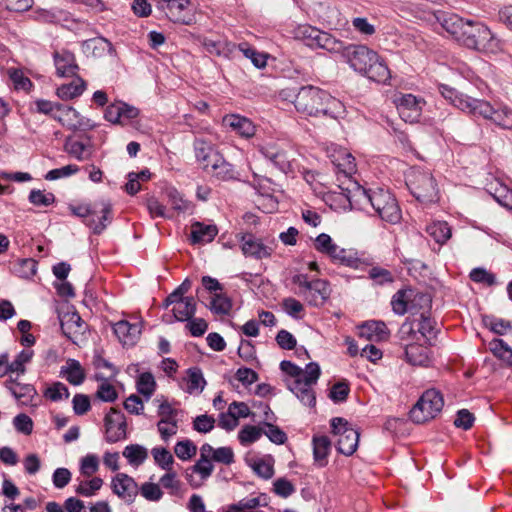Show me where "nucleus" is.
Wrapping results in <instances>:
<instances>
[{
    "mask_svg": "<svg viewBox=\"0 0 512 512\" xmlns=\"http://www.w3.org/2000/svg\"><path fill=\"white\" fill-rule=\"evenodd\" d=\"M294 106L299 113L308 117L327 116L337 119L345 113V106L340 100L327 91L310 85L299 89Z\"/></svg>",
    "mask_w": 512,
    "mask_h": 512,
    "instance_id": "1",
    "label": "nucleus"
},
{
    "mask_svg": "<svg viewBox=\"0 0 512 512\" xmlns=\"http://www.w3.org/2000/svg\"><path fill=\"white\" fill-rule=\"evenodd\" d=\"M343 60L372 81L386 83L391 77L390 70L381 57L365 45H347Z\"/></svg>",
    "mask_w": 512,
    "mask_h": 512,
    "instance_id": "2",
    "label": "nucleus"
},
{
    "mask_svg": "<svg viewBox=\"0 0 512 512\" xmlns=\"http://www.w3.org/2000/svg\"><path fill=\"white\" fill-rule=\"evenodd\" d=\"M358 201L369 203L379 217L390 223H397L401 219V211L395 197L383 188L365 190L360 186L356 187L354 194Z\"/></svg>",
    "mask_w": 512,
    "mask_h": 512,
    "instance_id": "3",
    "label": "nucleus"
},
{
    "mask_svg": "<svg viewBox=\"0 0 512 512\" xmlns=\"http://www.w3.org/2000/svg\"><path fill=\"white\" fill-rule=\"evenodd\" d=\"M430 303L431 299L428 294L418 292L411 287L398 290L391 299L393 312L400 316L406 313L416 315L421 309L429 308Z\"/></svg>",
    "mask_w": 512,
    "mask_h": 512,
    "instance_id": "4",
    "label": "nucleus"
},
{
    "mask_svg": "<svg viewBox=\"0 0 512 512\" xmlns=\"http://www.w3.org/2000/svg\"><path fill=\"white\" fill-rule=\"evenodd\" d=\"M406 183L411 194L420 202L433 203L439 199L436 180L429 171L412 170Z\"/></svg>",
    "mask_w": 512,
    "mask_h": 512,
    "instance_id": "5",
    "label": "nucleus"
},
{
    "mask_svg": "<svg viewBox=\"0 0 512 512\" xmlns=\"http://www.w3.org/2000/svg\"><path fill=\"white\" fill-rule=\"evenodd\" d=\"M464 108H471L474 110L473 115L481 116L485 119L491 120L497 126L503 129H512V109L508 106L493 107L489 102L479 99H467Z\"/></svg>",
    "mask_w": 512,
    "mask_h": 512,
    "instance_id": "6",
    "label": "nucleus"
},
{
    "mask_svg": "<svg viewBox=\"0 0 512 512\" xmlns=\"http://www.w3.org/2000/svg\"><path fill=\"white\" fill-rule=\"evenodd\" d=\"M444 400L436 389L425 391L410 410V418L414 423L423 424L434 419L442 410Z\"/></svg>",
    "mask_w": 512,
    "mask_h": 512,
    "instance_id": "7",
    "label": "nucleus"
},
{
    "mask_svg": "<svg viewBox=\"0 0 512 512\" xmlns=\"http://www.w3.org/2000/svg\"><path fill=\"white\" fill-rule=\"evenodd\" d=\"M493 42L494 37L487 26L479 22L467 20L459 43L471 49L488 51L492 50Z\"/></svg>",
    "mask_w": 512,
    "mask_h": 512,
    "instance_id": "8",
    "label": "nucleus"
},
{
    "mask_svg": "<svg viewBox=\"0 0 512 512\" xmlns=\"http://www.w3.org/2000/svg\"><path fill=\"white\" fill-rule=\"evenodd\" d=\"M332 433L338 437L336 447L339 453L352 455L359 442L360 433L344 418L335 417L331 420Z\"/></svg>",
    "mask_w": 512,
    "mask_h": 512,
    "instance_id": "9",
    "label": "nucleus"
},
{
    "mask_svg": "<svg viewBox=\"0 0 512 512\" xmlns=\"http://www.w3.org/2000/svg\"><path fill=\"white\" fill-rule=\"evenodd\" d=\"M189 0H157V8L175 23L191 25L194 15L189 9Z\"/></svg>",
    "mask_w": 512,
    "mask_h": 512,
    "instance_id": "10",
    "label": "nucleus"
},
{
    "mask_svg": "<svg viewBox=\"0 0 512 512\" xmlns=\"http://www.w3.org/2000/svg\"><path fill=\"white\" fill-rule=\"evenodd\" d=\"M53 118L69 130H87L93 128L94 124L89 119L81 116L71 106L57 105Z\"/></svg>",
    "mask_w": 512,
    "mask_h": 512,
    "instance_id": "11",
    "label": "nucleus"
},
{
    "mask_svg": "<svg viewBox=\"0 0 512 512\" xmlns=\"http://www.w3.org/2000/svg\"><path fill=\"white\" fill-rule=\"evenodd\" d=\"M237 237H239L241 242L242 253L246 257L262 260L269 258L274 251L272 245L265 244L261 239L257 238L253 234L243 233L239 234Z\"/></svg>",
    "mask_w": 512,
    "mask_h": 512,
    "instance_id": "12",
    "label": "nucleus"
},
{
    "mask_svg": "<svg viewBox=\"0 0 512 512\" xmlns=\"http://www.w3.org/2000/svg\"><path fill=\"white\" fill-rule=\"evenodd\" d=\"M111 488L114 494L128 504L133 503L139 493L136 481L125 473H118L112 478Z\"/></svg>",
    "mask_w": 512,
    "mask_h": 512,
    "instance_id": "13",
    "label": "nucleus"
},
{
    "mask_svg": "<svg viewBox=\"0 0 512 512\" xmlns=\"http://www.w3.org/2000/svg\"><path fill=\"white\" fill-rule=\"evenodd\" d=\"M400 117L405 122H416L422 111V100L412 94H401L394 100Z\"/></svg>",
    "mask_w": 512,
    "mask_h": 512,
    "instance_id": "14",
    "label": "nucleus"
},
{
    "mask_svg": "<svg viewBox=\"0 0 512 512\" xmlns=\"http://www.w3.org/2000/svg\"><path fill=\"white\" fill-rule=\"evenodd\" d=\"M106 440L115 443L126 436V420L123 413L111 408L105 417Z\"/></svg>",
    "mask_w": 512,
    "mask_h": 512,
    "instance_id": "15",
    "label": "nucleus"
},
{
    "mask_svg": "<svg viewBox=\"0 0 512 512\" xmlns=\"http://www.w3.org/2000/svg\"><path fill=\"white\" fill-rule=\"evenodd\" d=\"M56 74L59 77L77 76L79 66L73 53L67 50L56 51L53 55Z\"/></svg>",
    "mask_w": 512,
    "mask_h": 512,
    "instance_id": "16",
    "label": "nucleus"
},
{
    "mask_svg": "<svg viewBox=\"0 0 512 512\" xmlns=\"http://www.w3.org/2000/svg\"><path fill=\"white\" fill-rule=\"evenodd\" d=\"M59 319L63 334L71 341L76 342L78 336L84 333L85 323L77 312H66Z\"/></svg>",
    "mask_w": 512,
    "mask_h": 512,
    "instance_id": "17",
    "label": "nucleus"
},
{
    "mask_svg": "<svg viewBox=\"0 0 512 512\" xmlns=\"http://www.w3.org/2000/svg\"><path fill=\"white\" fill-rule=\"evenodd\" d=\"M332 164L338 173L350 178L356 172L355 158L344 148H336L329 154Z\"/></svg>",
    "mask_w": 512,
    "mask_h": 512,
    "instance_id": "18",
    "label": "nucleus"
},
{
    "mask_svg": "<svg viewBox=\"0 0 512 512\" xmlns=\"http://www.w3.org/2000/svg\"><path fill=\"white\" fill-rule=\"evenodd\" d=\"M96 213L85 220V224L89 226L95 234H100L107 226L106 222L111 221V204L107 201L94 204Z\"/></svg>",
    "mask_w": 512,
    "mask_h": 512,
    "instance_id": "19",
    "label": "nucleus"
},
{
    "mask_svg": "<svg viewBox=\"0 0 512 512\" xmlns=\"http://www.w3.org/2000/svg\"><path fill=\"white\" fill-rule=\"evenodd\" d=\"M5 387L22 405L30 404L36 395V390L32 385L22 384L18 382V377L12 375L5 381Z\"/></svg>",
    "mask_w": 512,
    "mask_h": 512,
    "instance_id": "20",
    "label": "nucleus"
},
{
    "mask_svg": "<svg viewBox=\"0 0 512 512\" xmlns=\"http://www.w3.org/2000/svg\"><path fill=\"white\" fill-rule=\"evenodd\" d=\"M113 330L124 345H134L141 334V327L138 323L131 324L126 320L115 323Z\"/></svg>",
    "mask_w": 512,
    "mask_h": 512,
    "instance_id": "21",
    "label": "nucleus"
},
{
    "mask_svg": "<svg viewBox=\"0 0 512 512\" xmlns=\"http://www.w3.org/2000/svg\"><path fill=\"white\" fill-rule=\"evenodd\" d=\"M330 285L326 280L313 279L304 298L311 305H321L330 296Z\"/></svg>",
    "mask_w": 512,
    "mask_h": 512,
    "instance_id": "22",
    "label": "nucleus"
},
{
    "mask_svg": "<svg viewBox=\"0 0 512 512\" xmlns=\"http://www.w3.org/2000/svg\"><path fill=\"white\" fill-rule=\"evenodd\" d=\"M217 234L216 225L194 222L191 225L190 240L192 244H205L213 241Z\"/></svg>",
    "mask_w": 512,
    "mask_h": 512,
    "instance_id": "23",
    "label": "nucleus"
},
{
    "mask_svg": "<svg viewBox=\"0 0 512 512\" xmlns=\"http://www.w3.org/2000/svg\"><path fill=\"white\" fill-rule=\"evenodd\" d=\"M60 375L74 386L82 384L86 378L85 370L80 362L71 358L67 359L65 365L61 367Z\"/></svg>",
    "mask_w": 512,
    "mask_h": 512,
    "instance_id": "24",
    "label": "nucleus"
},
{
    "mask_svg": "<svg viewBox=\"0 0 512 512\" xmlns=\"http://www.w3.org/2000/svg\"><path fill=\"white\" fill-rule=\"evenodd\" d=\"M443 29H445L455 40L459 42L461 36H463L464 28L467 24V20H464L456 14L443 13L440 17H437Z\"/></svg>",
    "mask_w": 512,
    "mask_h": 512,
    "instance_id": "25",
    "label": "nucleus"
},
{
    "mask_svg": "<svg viewBox=\"0 0 512 512\" xmlns=\"http://www.w3.org/2000/svg\"><path fill=\"white\" fill-rule=\"evenodd\" d=\"M223 122L242 137L250 138L255 134V126L248 118L228 115L223 118Z\"/></svg>",
    "mask_w": 512,
    "mask_h": 512,
    "instance_id": "26",
    "label": "nucleus"
},
{
    "mask_svg": "<svg viewBox=\"0 0 512 512\" xmlns=\"http://www.w3.org/2000/svg\"><path fill=\"white\" fill-rule=\"evenodd\" d=\"M194 150L197 160L201 163L204 170H209V168L212 167L214 162V156L213 154H220L218 151H216L213 146L202 140V139H196L194 142Z\"/></svg>",
    "mask_w": 512,
    "mask_h": 512,
    "instance_id": "27",
    "label": "nucleus"
},
{
    "mask_svg": "<svg viewBox=\"0 0 512 512\" xmlns=\"http://www.w3.org/2000/svg\"><path fill=\"white\" fill-rule=\"evenodd\" d=\"M359 337L366 340H384L388 337V330L383 322L371 321L359 326Z\"/></svg>",
    "mask_w": 512,
    "mask_h": 512,
    "instance_id": "28",
    "label": "nucleus"
},
{
    "mask_svg": "<svg viewBox=\"0 0 512 512\" xmlns=\"http://www.w3.org/2000/svg\"><path fill=\"white\" fill-rule=\"evenodd\" d=\"M260 153L275 166L283 169L288 162L285 151L275 142H268L259 147Z\"/></svg>",
    "mask_w": 512,
    "mask_h": 512,
    "instance_id": "29",
    "label": "nucleus"
},
{
    "mask_svg": "<svg viewBox=\"0 0 512 512\" xmlns=\"http://www.w3.org/2000/svg\"><path fill=\"white\" fill-rule=\"evenodd\" d=\"M405 355L407 361L415 366H426L430 362L428 347L421 344H409L406 346Z\"/></svg>",
    "mask_w": 512,
    "mask_h": 512,
    "instance_id": "30",
    "label": "nucleus"
},
{
    "mask_svg": "<svg viewBox=\"0 0 512 512\" xmlns=\"http://www.w3.org/2000/svg\"><path fill=\"white\" fill-rule=\"evenodd\" d=\"M289 389L294 393L297 398L307 406H314L316 403L315 393L312 389V385L306 384L302 379L294 380L290 385Z\"/></svg>",
    "mask_w": 512,
    "mask_h": 512,
    "instance_id": "31",
    "label": "nucleus"
},
{
    "mask_svg": "<svg viewBox=\"0 0 512 512\" xmlns=\"http://www.w3.org/2000/svg\"><path fill=\"white\" fill-rule=\"evenodd\" d=\"M214 164L212 165L207 172L211 173L212 176L216 177L219 180H230L235 177V171L233 166L228 163L221 154H213Z\"/></svg>",
    "mask_w": 512,
    "mask_h": 512,
    "instance_id": "32",
    "label": "nucleus"
},
{
    "mask_svg": "<svg viewBox=\"0 0 512 512\" xmlns=\"http://www.w3.org/2000/svg\"><path fill=\"white\" fill-rule=\"evenodd\" d=\"M429 308L421 309L420 318L417 319V331L421 339L430 341L436 337L435 321L429 316Z\"/></svg>",
    "mask_w": 512,
    "mask_h": 512,
    "instance_id": "33",
    "label": "nucleus"
},
{
    "mask_svg": "<svg viewBox=\"0 0 512 512\" xmlns=\"http://www.w3.org/2000/svg\"><path fill=\"white\" fill-rule=\"evenodd\" d=\"M331 450V441L327 436L313 437V456L315 462L324 467L327 464V456Z\"/></svg>",
    "mask_w": 512,
    "mask_h": 512,
    "instance_id": "34",
    "label": "nucleus"
},
{
    "mask_svg": "<svg viewBox=\"0 0 512 512\" xmlns=\"http://www.w3.org/2000/svg\"><path fill=\"white\" fill-rule=\"evenodd\" d=\"M316 47L325 49L330 53L339 54L344 59L347 45H344L342 41L331 34L322 31Z\"/></svg>",
    "mask_w": 512,
    "mask_h": 512,
    "instance_id": "35",
    "label": "nucleus"
},
{
    "mask_svg": "<svg viewBox=\"0 0 512 512\" xmlns=\"http://www.w3.org/2000/svg\"><path fill=\"white\" fill-rule=\"evenodd\" d=\"M85 90V81L76 77L72 82L63 84L57 88V96L62 100H71L80 96Z\"/></svg>",
    "mask_w": 512,
    "mask_h": 512,
    "instance_id": "36",
    "label": "nucleus"
},
{
    "mask_svg": "<svg viewBox=\"0 0 512 512\" xmlns=\"http://www.w3.org/2000/svg\"><path fill=\"white\" fill-rule=\"evenodd\" d=\"M322 31L310 26L299 25L293 31L294 38L304 41L310 47H316Z\"/></svg>",
    "mask_w": 512,
    "mask_h": 512,
    "instance_id": "37",
    "label": "nucleus"
},
{
    "mask_svg": "<svg viewBox=\"0 0 512 512\" xmlns=\"http://www.w3.org/2000/svg\"><path fill=\"white\" fill-rule=\"evenodd\" d=\"M128 463L138 467L142 465L148 458V450L139 444H130L126 446L122 452Z\"/></svg>",
    "mask_w": 512,
    "mask_h": 512,
    "instance_id": "38",
    "label": "nucleus"
},
{
    "mask_svg": "<svg viewBox=\"0 0 512 512\" xmlns=\"http://www.w3.org/2000/svg\"><path fill=\"white\" fill-rule=\"evenodd\" d=\"M196 311V301L194 297L187 296L176 306H173L172 312L176 320L188 321L192 319Z\"/></svg>",
    "mask_w": 512,
    "mask_h": 512,
    "instance_id": "39",
    "label": "nucleus"
},
{
    "mask_svg": "<svg viewBox=\"0 0 512 512\" xmlns=\"http://www.w3.org/2000/svg\"><path fill=\"white\" fill-rule=\"evenodd\" d=\"M426 231L436 243L442 245L451 238L452 232L448 223L445 221H436L427 226Z\"/></svg>",
    "mask_w": 512,
    "mask_h": 512,
    "instance_id": "40",
    "label": "nucleus"
},
{
    "mask_svg": "<svg viewBox=\"0 0 512 512\" xmlns=\"http://www.w3.org/2000/svg\"><path fill=\"white\" fill-rule=\"evenodd\" d=\"M209 309L216 315H228L232 309V300L224 293H215L209 305Z\"/></svg>",
    "mask_w": 512,
    "mask_h": 512,
    "instance_id": "41",
    "label": "nucleus"
},
{
    "mask_svg": "<svg viewBox=\"0 0 512 512\" xmlns=\"http://www.w3.org/2000/svg\"><path fill=\"white\" fill-rule=\"evenodd\" d=\"M439 91L445 99L449 100L457 108L471 114L474 113V110H472L471 108H464L461 106V103L464 104L465 100L473 99L472 97L464 94H459L454 88H451L444 84L439 86Z\"/></svg>",
    "mask_w": 512,
    "mask_h": 512,
    "instance_id": "42",
    "label": "nucleus"
},
{
    "mask_svg": "<svg viewBox=\"0 0 512 512\" xmlns=\"http://www.w3.org/2000/svg\"><path fill=\"white\" fill-rule=\"evenodd\" d=\"M64 150L79 161L86 160L90 157L87 145L72 137H67L64 143Z\"/></svg>",
    "mask_w": 512,
    "mask_h": 512,
    "instance_id": "43",
    "label": "nucleus"
},
{
    "mask_svg": "<svg viewBox=\"0 0 512 512\" xmlns=\"http://www.w3.org/2000/svg\"><path fill=\"white\" fill-rule=\"evenodd\" d=\"M37 262L31 258L18 259L13 263V272L20 278L28 279L35 275Z\"/></svg>",
    "mask_w": 512,
    "mask_h": 512,
    "instance_id": "44",
    "label": "nucleus"
},
{
    "mask_svg": "<svg viewBox=\"0 0 512 512\" xmlns=\"http://www.w3.org/2000/svg\"><path fill=\"white\" fill-rule=\"evenodd\" d=\"M488 347L495 357L512 365V349L502 339L491 340Z\"/></svg>",
    "mask_w": 512,
    "mask_h": 512,
    "instance_id": "45",
    "label": "nucleus"
},
{
    "mask_svg": "<svg viewBox=\"0 0 512 512\" xmlns=\"http://www.w3.org/2000/svg\"><path fill=\"white\" fill-rule=\"evenodd\" d=\"M328 256L333 262L346 266H353L357 262L356 253L353 250L341 248L337 244L335 250H332Z\"/></svg>",
    "mask_w": 512,
    "mask_h": 512,
    "instance_id": "46",
    "label": "nucleus"
},
{
    "mask_svg": "<svg viewBox=\"0 0 512 512\" xmlns=\"http://www.w3.org/2000/svg\"><path fill=\"white\" fill-rule=\"evenodd\" d=\"M33 352L30 350H22L16 357V359L9 363V369L11 375L16 374V377L23 375L26 372L25 365L32 359Z\"/></svg>",
    "mask_w": 512,
    "mask_h": 512,
    "instance_id": "47",
    "label": "nucleus"
},
{
    "mask_svg": "<svg viewBox=\"0 0 512 512\" xmlns=\"http://www.w3.org/2000/svg\"><path fill=\"white\" fill-rule=\"evenodd\" d=\"M168 202L172 208L178 212H186L192 208V204L185 200L183 196L174 188L166 190Z\"/></svg>",
    "mask_w": 512,
    "mask_h": 512,
    "instance_id": "48",
    "label": "nucleus"
},
{
    "mask_svg": "<svg viewBox=\"0 0 512 512\" xmlns=\"http://www.w3.org/2000/svg\"><path fill=\"white\" fill-rule=\"evenodd\" d=\"M263 433L262 428L253 426V425H245L238 433V439L240 443L244 446L252 444L259 440Z\"/></svg>",
    "mask_w": 512,
    "mask_h": 512,
    "instance_id": "49",
    "label": "nucleus"
},
{
    "mask_svg": "<svg viewBox=\"0 0 512 512\" xmlns=\"http://www.w3.org/2000/svg\"><path fill=\"white\" fill-rule=\"evenodd\" d=\"M239 50L244 54L245 57L249 58L255 67L263 68L267 64V56L263 53L256 51L250 47L247 43H240L238 45Z\"/></svg>",
    "mask_w": 512,
    "mask_h": 512,
    "instance_id": "50",
    "label": "nucleus"
},
{
    "mask_svg": "<svg viewBox=\"0 0 512 512\" xmlns=\"http://www.w3.org/2000/svg\"><path fill=\"white\" fill-rule=\"evenodd\" d=\"M206 382L203 374L198 368L188 370L187 391L192 394L196 391H202Z\"/></svg>",
    "mask_w": 512,
    "mask_h": 512,
    "instance_id": "51",
    "label": "nucleus"
},
{
    "mask_svg": "<svg viewBox=\"0 0 512 512\" xmlns=\"http://www.w3.org/2000/svg\"><path fill=\"white\" fill-rule=\"evenodd\" d=\"M69 395L68 388L62 382H55L44 391V396L54 402L67 399Z\"/></svg>",
    "mask_w": 512,
    "mask_h": 512,
    "instance_id": "52",
    "label": "nucleus"
},
{
    "mask_svg": "<svg viewBox=\"0 0 512 512\" xmlns=\"http://www.w3.org/2000/svg\"><path fill=\"white\" fill-rule=\"evenodd\" d=\"M155 380L151 373L145 372L140 374L137 381V390L143 396L149 398L155 390Z\"/></svg>",
    "mask_w": 512,
    "mask_h": 512,
    "instance_id": "53",
    "label": "nucleus"
},
{
    "mask_svg": "<svg viewBox=\"0 0 512 512\" xmlns=\"http://www.w3.org/2000/svg\"><path fill=\"white\" fill-rule=\"evenodd\" d=\"M174 452L179 459L189 460L196 455L197 447L192 441L183 440L176 443Z\"/></svg>",
    "mask_w": 512,
    "mask_h": 512,
    "instance_id": "54",
    "label": "nucleus"
},
{
    "mask_svg": "<svg viewBox=\"0 0 512 512\" xmlns=\"http://www.w3.org/2000/svg\"><path fill=\"white\" fill-rule=\"evenodd\" d=\"M483 321L491 331L498 335H504L512 328L511 323L503 319L486 316Z\"/></svg>",
    "mask_w": 512,
    "mask_h": 512,
    "instance_id": "55",
    "label": "nucleus"
},
{
    "mask_svg": "<svg viewBox=\"0 0 512 512\" xmlns=\"http://www.w3.org/2000/svg\"><path fill=\"white\" fill-rule=\"evenodd\" d=\"M103 485V480L99 477H94L90 481H82L76 488V493L90 497L95 494Z\"/></svg>",
    "mask_w": 512,
    "mask_h": 512,
    "instance_id": "56",
    "label": "nucleus"
},
{
    "mask_svg": "<svg viewBox=\"0 0 512 512\" xmlns=\"http://www.w3.org/2000/svg\"><path fill=\"white\" fill-rule=\"evenodd\" d=\"M29 201L35 206L46 207L55 202V196L51 192L32 190L29 194Z\"/></svg>",
    "mask_w": 512,
    "mask_h": 512,
    "instance_id": "57",
    "label": "nucleus"
},
{
    "mask_svg": "<svg viewBox=\"0 0 512 512\" xmlns=\"http://www.w3.org/2000/svg\"><path fill=\"white\" fill-rule=\"evenodd\" d=\"M152 455L155 462L165 470L170 471L173 464V456L166 448H153Z\"/></svg>",
    "mask_w": 512,
    "mask_h": 512,
    "instance_id": "58",
    "label": "nucleus"
},
{
    "mask_svg": "<svg viewBox=\"0 0 512 512\" xmlns=\"http://www.w3.org/2000/svg\"><path fill=\"white\" fill-rule=\"evenodd\" d=\"M139 492L146 500L153 502L159 501L163 496L159 485L152 482L142 484L141 487H139Z\"/></svg>",
    "mask_w": 512,
    "mask_h": 512,
    "instance_id": "59",
    "label": "nucleus"
},
{
    "mask_svg": "<svg viewBox=\"0 0 512 512\" xmlns=\"http://www.w3.org/2000/svg\"><path fill=\"white\" fill-rule=\"evenodd\" d=\"M8 74L11 81L14 84L15 89L27 91L32 87L31 80L28 77H26L21 70L9 69Z\"/></svg>",
    "mask_w": 512,
    "mask_h": 512,
    "instance_id": "60",
    "label": "nucleus"
},
{
    "mask_svg": "<svg viewBox=\"0 0 512 512\" xmlns=\"http://www.w3.org/2000/svg\"><path fill=\"white\" fill-rule=\"evenodd\" d=\"M335 246L336 244L333 242L332 238L326 233H321L314 241V248L318 252L326 255H329L332 250H335Z\"/></svg>",
    "mask_w": 512,
    "mask_h": 512,
    "instance_id": "61",
    "label": "nucleus"
},
{
    "mask_svg": "<svg viewBox=\"0 0 512 512\" xmlns=\"http://www.w3.org/2000/svg\"><path fill=\"white\" fill-rule=\"evenodd\" d=\"M267 428L263 433L269 438V440L275 444L281 445L287 441V436L278 426L271 423H264Z\"/></svg>",
    "mask_w": 512,
    "mask_h": 512,
    "instance_id": "62",
    "label": "nucleus"
},
{
    "mask_svg": "<svg viewBox=\"0 0 512 512\" xmlns=\"http://www.w3.org/2000/svg\"><path fill=\"white\" fill-rule=\"evenodd\" d=\"M178 421H166L159 420L157 423V428L160 433L162 440L168 441L172 436H174L178 431Z\"/></svg>",
    "mask_w": 512,
    "mask_h": 512,
    "instance_id": "63",
    "label": "nucleus"
},
{
    "mask_svg": "<svg viewBox=\"0 0 512 512\" xmlns=\"http://www.w3.org/2000/svg\"><path fill=\"white\" fill-rule=\"evenodd\" d=\"M215 425V419L209 415H199L193 421V428L200 433L210 432Z\"/></svg>",
    "mask_w": 512,
    "mask_h": 512,
    "instance_id": "64",
    "label": "nucleus"
}]
</instances>
